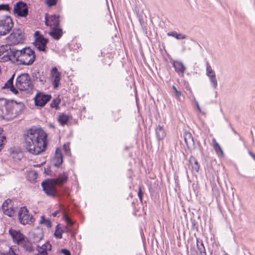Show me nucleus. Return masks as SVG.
<instances>
[{
    "instance_id": "obj_31",
    "label": "nucleus",
    "mask_w": 255,
    "mask_h": 255,
    "mask_svg": "<svg viewBox=\"0 0 255 255\" xmlns=\"http://www.w3.org/2000/svg\"><path fill=\"white\" fill-rule=\"evenodd\" d=\"M167 35L168 36H173L177 39H185L186 37L185 35L181 33H177L176 32H169L167 33Z\"/></svg>"
},
{
    "instance_id": "obj_47",
    "label": "nucleus",
    "mask_w": 255,
    "mask_h": 255,
    "mask_svg": "<svg viewBox=\"0 0 255 255\" xmlns=\"http://www.w3.org/2000/svg\"><path fill=\"white\" fill-rule=\"evenodd\" d=\"M2 131V130L1 128H0V150H1L2 146L3 144V140L5 139V136L2 135L1 134Z\"/></svg>"
},
{
    "instance_id": "obj_41",
    "label": "nucleus",
    "mask_w": 255,
    "mask_h": 255,
    "mask_svg": "<svg viewBox=\"0 0 255 255\" xmlns=\"http://www.w3.org/2000/svg\"><path fill=\"white\" fill-rule=\"evenodd\" d=\"M7 101L8 100L5 98H0V110H1L3 113H4V109Z\"/></svg>"
},
{
    "instance_id": "obj_30",
    "label": "nucleus",
    "mask_w": 255,
    "mask_h": 255,
    "mask_svg": "<svg viewBox=\"0 0 255 255\" xmlns=\"http://www.w3.org/2000/svg\"><path fill=\"white\" fill-rule=\"evenodd\" d=\"M2 210L3 214L8 217H13L15 213V211L12 206L9 207V208L3 209Z\"/></svg>"
},
{
    "instance_id": "obj_22",
    "label": "nucleus",
    "mask_w": 255,
    "mask_h": 255,
    "mask_svg": "<svg viewBox=\"0 0 255 255\" xmlns=\"http://www.w3.org/2000/svg\"><path fill=\"white\" fill-rule=\"evenodd\" d=\"M14 101L8 100L6 105L4 109V113L7 115H13V110L14 108Z\"/></svg>"
},
{
    "instance_id": "obj_18",
    "label": "nucleus",
    "mask_w": 255,
    "mask_h": 255,
    "mask_svg": "<svg viewBox=\"0 0 255 255\" xmlns=\"http://www.w3.org/2000/svg\"><path fill=\"white\" fill-rule=\"evenodd\" d=\"M68 179V174L66 172L59 174L57 178L53 179V182L55 184L61 185L67 182Z\"/></svg>"
},
{
    "instance_id": "obj_8",
    "label": "nucleus",
    "mask_w": 255,
    "mask_h": 255,
    "mask_svg": "<svg viewBox=\"0 0 255 255\" xmlns=\"http://www.w3.org/2000/svg\"><path fill=\"white\" fill-rule=\"evenodd\" d=\"M52 98L50 94H46L43 92H38L34 98V104L37 107H43Z\"/></svg>"
},
{
    "instance_id": "obj_6",
    "label": "nucleus",
    "mask_w": 255,
    "mask_h": 255,
    "mask_svg": "<svg viewBox=\"0 0 255 255\" xmlns=\"http://www.w3.org/2000/svg\"><path fill=\"white\" fill-rule=\"evenodd\" d=\"M18 217L19 222L22 225L31 224L35 221L33 216L29 214L28 210L25 206L20 208Z\"/></svg>"
},
{
    "instance_id": "obj_55",
    "label": "nucleus",
    "mask_w": 255,
    "mask_h": 255,
    "mask_svg": "<svg viewBox=\"0 0 255 255\" xmlns=\"http://www.w3.org/2000/svg\"><path fill=\"white\" fill-rule=\"evenodd\" d=\"M250 156L255 160V154L251 151L249 152Z\"/></svg>"
},
{
    "instance_id": "obj_5",
    "label": "nucleus",
    "mask_w": 255,
    "mask_h": 255,
    "mask_svg": "<svg viewBox=\"0 0 255 255\" xmlns=\"http://www.w3.org/2000/svg\"><path fill=\"white\" fill-rule=\"evenodd\" d=\"M13 22L10 16L4 15L0 18V38L11 30Z\"/></svg>"
},
{
    "instance_id": "obj_17",
    "label": "nucleus",
    "mask_w": 255,
    "mask_h": 255,
    "mask_svg": "<svg viewBox=\"0 0 255 255\" xmlns=\"http://www.w3.org/2000/svg\"><path fill=\"white\" fill-rule=\"evenodd\" d=\"M156 139L158 142L163 140L166 136V132L163 126L158 125L155 128Z\"/></svg>"
},
{
    "instance_id": "obj_12",
    "label": "nucleus",
    "mask_w": 255,
    "mask_h": 255,
    "mask_svg": "<svg viewBox=\"0 0 255 255\" xmlns=\"http://www.w3.org/2000/svg\"><path fill=\"white\" fill-rule=\"evenodd\" d=\"M48 40L45 38L42 35H39L36 38L34 42V46L40 51H44Z\"/></svg>"
},
{
    "instance_id": "obj_40",
    "label": "nucleus",
    "mask_w": 255,
    "mask_h": 255,
    "mask_svg": "<svg viewBox=\"0 0 255 255\" xmlns=\"http://www.w3.org/2000/svg\"><path fill=\"white\" fill-rule=\"evenodd\" d=\"M40 223L45 224L48 228H50L52 226L51 221L50 220L45 219L44 216H41Z\"/></svg>"
},
{
    "instance_id": "obj_49",
    "label": "nucleus",
    "mask_w": 255,
    "mask_h": 255,
    "mask_svg": "<svg viewBox=\"0 0 255 255\" xmlns=\"http://www.w3.org/2000/svg\"><path fill=\"white\" fill-rule=\"evenodd\" d=\"M190 255H199V254H198V252L195 249L194 246L190 247Z\"/></svg>"
},
{
    "instance_id": "obj_29",
    "label": "nucleus",
    "mask_w": 255,
    "mask_h": 255,
    "mask_svg": "<svg viewBox=\"0 0 255 255\" xmlns=\"http://www.w3.org/2000/svg\"><path fill=\"white\" fill-rule=\"evenodd\" d=\"M213 142L214 149L216 151L217 154L219 156H223L224 155V153L219 144L216 142L215 139L214 138L213 139Z\"/></svg>"
},
{
    "instance_id": "obj_53",
    "label": "nucleus",
    "mask_w": 255,
    "mask_h": 255,
    "mask_svg": "<svg viewBox=\"0 0 255 255\" xmlns=\"http://www.w3.org/2000/svg\"><path fill=\"white\" fill-rule=\"evenodd\" d=\"M107 59H108L110 61V57L109 56H106L105 58V61L103 62L105 64H107L108 65H110V64H111V62L110 61H108V62H106V60Z\"/></svg>"
},
{
    "instance_id": "obj_34",
    "label": "nucleus",
    "mask_w": 255,
    "mask_h": 255,
    "mask_svg": "<svg viewBox=\"0 0 255 255\" xmlns=\"http://www.w3.org/2000/svg\"><path fill=\"white\" fill-rule=\"evenodd\" d=\"M28 177L30 181L35 182L37 178V173L34 171H30L28 174Z\"/></svg>"
},
{
    "instance_id": "obj_37",
    "label": "nucleus",
    "mask_w": 255,
    "mask_h": 255,
    "mask_svg": "<svg viewBox=\"0 0 255 255\" xmlns=\"http://www.w3.org/2000/svg\"><path fill=\"white\" fill-rule=\"evenodd\" d=\"M63 218L68 226H72L75 223L74 221L70 219L68 215L65 213L63 214Z\"/></svg>"
},
{
    "instance_id": "obj_61",
    "label": "nucleus",
    "mask_w": 255,
    "mask_h": 255,
    "mask_svg": "<svg viewBox=\"0 0 255 255\" xmlns=\"http://www.w3.org/2000/svg\"><path fill=\"white\" fill-rule=\"evenodd\" d=\"M190 92L192 93V91L190 89Z\"/></svg>"
},
{
    "instance_id": "obj_27",
    "label": "nucleus",
    "mask_w": 255,
    "mask_h": 255,
    "mask_svg": "<svg viewBox=\"0 0 255 255\" xmlns=\"http://www.w3.org/2000/svg\"><path fill=\"white\" fill-rule=\"evenodd\" d=\"M189 162L192 166V170L196 172H198L200 169V165L195 157L193 155H191L189 157Z\"/></svg>"
},
{
    "instance_id": "obj_1",
    "label": "nucleus",
    "mask_w": 255,
    "mask_h": 255,
    "mask_svg": "<svg viewBox=\"0 0 255 255\" xmlns=\"http://www.w3.org/2000/svg\"><path fill=\"white\" fill-rule=\"evenodd\" d=\"M33 50L25 47L20 50L11 48L8 45L0 46V62L11 61L17 65H31L35 60Z\"/></svg>"
},
{
    "instance_id": "obj_33",
    "label": "nucleus",
    "mask_w": 255,
    "mask_h": 255,
    "mask_svg": "<svg viewBox=\"0 0 255 255\" xmlns=\"http://www.w3.org/2000/svg\"><path fill=\"white\" fill-rule=\"evenodd\" d=\"M64 230L59 228V224L56 226V230L54 232V236L57 239H61L62 238V233Z\"/></svg>"
},
{
    "instance_id": "obj_43",
    "label": "nucleus",
    "mask_w": 255,
    "mask_h": 255,
    "mask_svg": "<svg viewBox=\"0 0 255 255\" xmlns=\"http://www.w3.org/2000/svg\"><path fill=\"white\" fill-rule=\"evenodd\" d=\"M172 89L173 90L174 93H175V95L176 96V99H177L178 100L180 101V97H181V96L182 95V93L180 91H178L177 88L175 87V86L173 85L172 86Z\"/></svg>"
},
{
    "instance_id": "obj_20",
    "label": "nucleus",
    "mask_w": 255,
    "mask_h": 255,
    "mask_svg": "<svg viewBox=\"0 0 255 255\" xmlns=\"http://www.w3.org/2000/svg\"><path fill=\"white\" fill-rule=\"evenodd\" d=\"M49 34L55 39L58 40L62 35V30L59 26H55L51 28V30L49 32Z\"/></svg>"
},
{
    "instance_id": "obj_25",
    "label": "nucleus",
    "mask_w": 255,
    "mask_h": 255,
    "mask_svg": "<svg viewBox=\"0 0 255 255\" xmlns=\"http://www.w3.org/2000/svg\"><path fill=\"white\" fill-rule=\"evenodd\" d=\"M18 245H20L27 251L31 252L33 251L31 243L25 237Z\"/></svg>"
},
{
    "instance_id": "obj_52",
    "label": "nucleus",
    "mask_w": 255,
    "mask_h": 255,
    "mask_svg": "<svg viewBox=\"0 0 255 255\" xmlns=\"http://www.w3.org/2000/svg\"><path fill=\"white\" fill-rule=\"evenodd\" d=\"M61 253L64 255H71L70 252L68 250L66 249H62L61 250Z\"/></svg>"
},
{
    "instance_id": "obj_36",
    "label": "nucleus",
    "mask_w": 255,
    "mask_h": 255,
    "mask_svg": "<svg viewBox=\"0 0 255 255\" xmlns=\"http://www.w3.org/2000/svg\"><path fill=\"white\" fill-rule=\"evenodd\" d=\"M120 112L121 110L119 109L112 111V117L115 121H118L121 117Z\"/></svg>"
},
{
    "instance_id": "obj_19",
    "label": "nucleus",
    "mask_w": 255,
    "mask_h": 255,
    "mask_svg": "<svg viewBox=\"0 0 255 255\" xmlns=\"http://www.w3.org/2000/svg\"><path fill=\"white\" fill-rule=\"evenodd\" d=\"M25 108V106L22 102H16L14 101V108L13 110V117L19 115Z\"/></svg>"
},
{
    "instance_id": "obj_4",
    "label": "nucleus",
    "mask_w": 255,
    "mask_h": 255,
    "mask_svg": "<svg viewBox=\"0 0 255 255\" xmlns=\"http://www.w3.org/2000/svg\"><path fill=\"white\" fill-rule=\"evenodd\" d=\"M11 30L10 34L5 38V45H8L10 47V45L23 43L25 39L23 30L20 28L16 27Z\"/></svg>"
},
{
    "instance_id": "obj_9",
    "label": "nucleus",
    "mask_w": 255,
    "mask_h": 255,
    "mask_svg": "<svg viewBox=\"0 0 255 255\" xmlns=\"http://www.w3.org/2000/svg\"><path fill=\"white\" fill-rule=\"evenodd\" d=\"M43 190L47 196L54 197L57 194V190L51 181L47 180L41 183Z\"/></svg>"
},
{
    "instance_id": "obj_56",
    "label": "nucleus",
    "mask_w": 255,
    "mask_h": 255,
    "mask_svg": "<svg viewBox=\"0 0 255 255\" xmlns=\"http://www.w3.org/2000/svg\"><path fill=\"white\" fill-rule=\"evenodd\" d=\"M231 129L233 131L234 133L236 135H239L238 132L234 129L233 128L231 127Z\"/></svg>"
},
{
    "instance_id": "obj_21",
    "label": "nucleus",
    "mask_w": 255,
    "mask_h": 255,
    "mask_svg": "<svg viewBox=\"0 0 255 255\" xmlns=\"http://www.w3.org/2000/svg\"><path fill=\"white\" fill-rule=\"evenodd\" d=\"M184 141L188 148H189L192 145H194V140L192 134L189 132H185L183 134Z\"/></svg>"
},
{
    "instance_id": "obj_46",
    "label": "nucleus",
    "mask_w": 255,
    "mask_h": 255,
    "mask_svg": "<svg viewBox=\"0 0 255 255\" xmlns=\"http://www.w3.org/2000/svg\"><path fill=\"white\" fill-rule=\"evenodd\" d=\"M57 1L58 0H46V3L49 7H52L55 5Z\"/></svg>"
},
{
    "instance_id": "obj_26",
    "label": "nucleus",
    "mask_w": 255,
    "mask_h": 255,
    "mask_svg": "<svg viewBox=\"0 0 255 255\" xmlns=\"http://www.w3.org/2000/svg\"><path fill=\"white\" fill-rule=\"evenodd\" d=\"M71 117L65 113L60 114L58 118V121L62 126L67 125Z\"/></svg>"
},
{
    "instance_id": "obj_58",
    "label": "nucleus",
    "mask_w": 255,
    "mask_h": 255,
    "mask_svg": "<svg viewBox=\"0 0 255 255\" xmlns=\"http://www.w3.org/2000/svg\"><path fill=\"white\" fill-rule=\"evenodd\" d=\"M63 230H64V232H67L68 228L67 227H65Z\"/></svg>"
},
{
    "instance_id": "obj_51",
    "label": "nucleus",
    "mask_w": 255,
    "mask_h": 255,
    "mask_svg": "<svg viewBox=\"0 0 255 255\" xmlns=\"http://www.w3.org/2000/svg\"><path fill=\"white\" fill-rule=\"evenodd\" d=\"M143 192L142 191L141 188L140 187H139L138 191V196L141 202L142 201V196H143Z\"/></svg>"
},
{
    "instance_id": "obj_16",
    "label": "nucleus",
    "mask_w": 255,
    "mask_h": 255,
    "mask_svg": "<svg viewBox=\"0 0 255 255\" xmlns=\"http://www.w3.org/2000/svg\"><path fill=\"white\" fill-rule=\"evenodd\" d=\"M63 162V156L61 152V150L59 148H57L55 151V154L54 158L53 159V164L56 167H60Z\"/></svg>"
},
{
    "instance_id": "obj_35",
    "label": "nucleus",
    "mask_w": 255,
    "mask_h": 255,
    "mask_svg": "<svg viewBox=\"0 0 255 255\" xmlns=\"http://www.w3.org/2000/svg\"><path fill=\"white\" fill-rule=\"evenodd\" d=\"M0 255H19L17 253V250L12 247L9 248L8 251L6 253H2Z\"/></svg>"
},
{
    "instance_id": "obj_44",
    "label": "nucleus",
    "mask_w": 255,
    "mask_h": 255,
    "mask_svg": "<svg viewBox=\"0 0 255 255\" xmlns=\"http://www.w3.org/2000/svg\"><path fill=\"white\" fill-rule=\"evenodd\" d=\"M11 200L10 199H6V200H5L3 203H2V206H1V208L2 209H4V208H9V207H11L10 206V204H11Z\"/></svg>"
},
{
    "instance_id": "obj_50",
    "label": "nucleus",
    "mask_w": 255,
    "mask_h": 255,
    "mask_svg": "<svg viewBox=\"0 0 255 255\" xmlns=\"http://www.w3.org/2000/svg\"><path fill=\"white\" fill-rule=\"evenodd\" d=\"M192 100L194 102V103H195V105H196V106L197 107V109L198 111H199V112L201 113L202 112L201 109L200 108V107L199 106V103L196 101L195 97L193 95H192Z\"/></svg>"
},
{
    "instance_id": "obj_32",
    "label": "nucleus",
    "mask_w": 255,
    "mask_h": 255,
    "mask_svg": "<svg viewBox=\"0 0 255 255\" xmlns=\"http://www.w3.org/2000/svg\"><path fill=\"white\" fill-rule=\"evenodd\" d=\"M61 102L60 99L58 97L54 99L50 104V107L52 108H55L56 110L59 109V105Z\"/></svg>"
},
{
    "instance_id": "obj_45",
    "label": "nucleus",
    "mask_w": 255,
    "mask_h": 255,
    "mask_svg": "<svg viewBox=\"0 0 255 255\" xmlns=\"http://www.w3.org/2000/svg\"><path fill=\"white\" fill-rule=\"evenodd\" d=\"M10 9V7L8 4H0V10H5V11H9Z\"/></svg>"
},
{
    "instance_id": "obj_59",
    "label": "nucleus",
    "mask_w": 255,
    "mask_h": 255,
    "mask_svg": "<svg viewBox=\"0 0 255 255\" xmlns=\"http://www.w3.org/2000/svg\"><path fill=\"white\" fill-rule=\"evenodd\" d=\"M39 31H37L35 32V35L36 36L37 35V34H39Z\"/></svg>"
},
{
    "instance_id": "obj_38",
    "label": "nucleus",
    "mask_w": 255,
    "mask_h": 255,
    "mask_svg": "<svg viewBox=\"0 0 255 255\" xmlns=\"http://www.w3.org/2000/svg\"><path fill=\"white\" fill-rule=\"evenodd\" d=\"M15 76V74H13L11 77L7 81V82L5 83L3 87H2V89H5L7 87H10L13 85V80Z\"/></svg>"
},
{
    "instance_id": "obj_2",
    "label": "nucleus",
    "mask_w": 255,
    "mask_h": 255,
    "mask_svg": "<svg viewBox=\"0 0 255 255\" xmlns=\"http://www.w3.org/2000/svg\"><path fill=\"white\" fill-rule=\"evenodd\" d=\"M24 147L30 154L38 155L47 147V134L41 128L33 127L24 134Z\"/></svg>"
},
{
    "instance_id": "obj_28",
    "label": "nucleus",
    "mask_w": 255,
    "mask_h": 255,
    "mask_svg": "<svg viewBox=\"0 0 255 255\" xmlns=\"http://www.w3.org/2000/svg\"><path fill=\"white\" fill-rule=\"evenodd\" d=\"M37 248L38 252L47 254V252L48 251H51L52 246L49 243L47 242L42 245L41 246H37Z\"/></svg>"
},
{
    "instance_id": "obj_23",
    "label": "nucleus",
    "mask_w": 255,
    "mask_h": 255,
    "mask_svg": "<svg viewBox=\"0 0 255 255\" xmlns=\"http://www.w3.org/2000/svg\"><path fill=\"white\" fill-rule=\"evenodd\" d=\"M196 247L199 255H207L204 245L201 239L196 238Z\"/></svg>"
},
{
    "instance_id": "obj_10",
    "label": "nucleus",
    "mask_w": 255,
    "mask_h": 255,
    "mask_svg": "<svg viewBox=\"0 0 255 255\" xmlns=\"http://www.w3.org/2000/svg\"><path fill=\"white\" fill-rule=\"evenodd\" d=\"M206 75L209 78L212 87L214 89H216L218 86V82L216 74L208 62H206Z\"/></svg>"
},
{
    "instance_id": "obj_24",
    "label": "nucleus",
    "mask_w": 255,
    "mask_h": 255,
    "mask_svg": "<svg viewBox=\"0 0 255 255\" xmlns=\"http://www.w3.org/2000/svg\"><path fill=\"white\" fill-rule=\"evenodd\" d=\"M32 76L33 80L40 82L42 84H44L46 82L45 76L41 74L39 71H35L32 73Z\"/></svg>"
},
{
    "instance_id": "obj_54",
    "label": "nucleus",
    "mask_w": 255,
    "mask_h": 255,
    "mask_svg": "<svg viewBox=\"0 0 255 255\" xmlns=\"http://www.w3.org/2000/svg\"><path fill=\"white\" fill-rule=\"evenodd\" d=\"M60 213V211H59V210H57V211H56L52 213V216H53V217H56V216H57V214H58V213Z\"/></svg>"
},
{
    "instance_id": "obj_60",
    "label": "nucleus",
    "mask_w": 255,
    "mask_h": 255,
    "mask_svg": "<svg viewBox=\"0 0 255 255\" xmlns=\"http://www.w3.org/2000/svg\"><path fill=\"white\" fill-rule=\"evenodd\" d=\"M34 166H36V165H34ZM36 166H37V167H38V166H40V164H39V165L37 164V165H36Z\"/></svg>"
},
{
    "instance_id": "obj_15",
    "label": "nucleus",
    "mask_w": 255,
    "mask_h": 255,
    "mask_svg": "<svg viewBox=\"0 0 255 255\" xmlns=\"http://www.w3.org/2000/svg\"><path fill=\"white\" fill-rule=\"evenodd\" d=\"M9 234L11 236L13 242L17 245L25 238V236L19 230L10 229L9 230Z\"/></svg>"
},
{
    "instance_id": "obj_3",
    "label": "nucleus",
    "mask_w": 255,
    "mask_h": 255,
    "mask_svg": "<svg viewBox=\"0 0 255 255\" xmlns=\"http://www.w3.org/2000/svg\"><path fill=\"white\" fill-rule=\"evenodd\" d=\"M15 86L20 91H25L27 93H31L33 88L30 77L27 73H23L17 77Z\"/></svg>"
},
{
    "instance_id": "obj_7",
    "label": "nucleus",
    "mask_w": 255,
    "mask_h": 255,
    "mask_svg": "<svg viewBox=\"0 0 255 255\" xmlns=\"http://www.w3.org/2000/svg\"><path fill=\"white\" fill-rule=\"evenodd\" d=\"M13 12L18 17H25L28 14V7L26 2L19 1L14 5Z\"/></svg>"
},
{
    "instance_id": "obj_14",
    "label": "nucleus",
    "mask_w": 255,
    "mask_h": 255,
    "mask_svg": "<svg viewBox=\"0 0 255 255\" xmlns=\"http://www.w3.org/2000/svg\"><path fill=\"white\" fill-rule=\"evenodd\" d=\"M51 75L52 77V85L54 88L56 89L59 86L60 84L61 73L58 71L56 67H54L52 68Z\"/></svg>"
},
{
    "instance_id": "obj_48",
    "label": "nucleus",
    "mask_w": 255,
    "mask_h": 255,
    "mask_svg": "<svg viewBox=\"0 0 255 255\" xmlns=\"http://www.w3.org/2000/svg\"><path fill=\"white\" fill-rule=\"evenodd\" d=\"M6 89H9V90L15 95H17L19 93L18 90L13 85L10 86V87H7Z\"/></svg>"
},
{
    "instance_id": "obj_57",
    "label": "nucleus",
    "mask_w": 255,
    "mask_h": 255,
    "mask_svg": "<svg viewBox=\"0 0 255 255\" xmlns=\"http://www.w3.org/2000/svg\"><path fill=\"white\" fill-rule=\"evenodd\" d=\"M47 254H42V253H38L36 255H47Z\"/></svg>"
},
{
    "instance_id": "obj_13",
    "label": "nucleus",
    "mask_w": 255,
    "mask_h": 255,
    "mask_svg": "<svg viewBox=\"0 0 255 255\" xmlns=\"http://www.w3.org/2000/svg\"><path fill=\"white\" fill-rule=\"evenodd\" d=\"M172 65L178 75L180 77H183L186 68L183 62L179 60H174L172 62Z\"/></svg>"
},
{
    "instance_id": "obj_42",
    "label": "nucleus",
    "mask_w": 255,
    "mask_h": 255,
    "mask_svg": "<svg viewBox=\"0 0 255 255\" xmlns=\"http://www.w3.org/2000/svg\"><path fill=\"white\" fill-rule=\"evenodd\" d=\"M63 149L64 150L65 154L67 156L71 155V151L69 147V144L68 143H64L63 146Z\"/></svg>"
},
{
    "instance_id": "obj_39",
    "label": "nucleus",
    "mask_w": 255,
    "mask_h": 255,
    "mask_svg": "<svg viewBox=\"0 0 255 255\" xmlns=\"http://www.w3.org/2000/svg\"><path fill=\"white\" fill-rule=\"evenodd\" d=\"M33 238L35 241L38 242L42 239L43 238V234L41 231H39L38 232H35L33 234Z\"/></svg>"
},
{
    "instance_id": "obj_11",
    "label": "nucleus",
    "mask_w": 255,
    "mask_h": 255,
    "mask_svg": "<svg viewBox=\"0 0 255 255\" xmlns=\"http://www.w3.org/2000/svg\"><path fill=\"white\" fill-rule=\"evenodd\" d=\"M59 15H48L46 14L45 16V25L50 26L51 28L55 26H59L60 24Z\"/></svg>"
}]
</instances>
